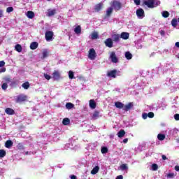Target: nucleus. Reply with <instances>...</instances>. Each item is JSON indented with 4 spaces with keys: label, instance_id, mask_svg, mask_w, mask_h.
<instances>
[{
    "label": "nucleus",
    "instance_id": "49",
    "mask_svg": "<svg viewBox=\"0 0 179 179\" xmlns=\"http://www.w3.org/2000/svg\"><path fill=\"white\" fill-rule=\"evenodd\" d=\"M134 3L136 5H141V0H134Z\"/></svg>",
    "mask_w": 179,
    "mask_h": 179
},
{
    "label": "nucleus",
    "instance_id": "63",
    "mask_svg": "<svg viewBox=\"0 0 179 179\" xmlns=\"http://www.w3.org/2000/svg\"><path fill=\"white\" fill-rule=\"evenodd\" d=\"M178 23H179V17L178 18Z\"/></svg>",
    "mask_w": 179,
    "mask_h": 179
},
{
    "label": "nucleus",
    "instance_id": "48",
    "mask_svg": "<svg viewBox=\"0 0 179 179\" xmlns=\"http://www.w3.org/2000/svg\"><path fill=\"white\" fill-rule=\"evenodd\" d=\"M174 118H175L176 121H179V114H175Z\"/></svg>",
    "mask_w": 179,
    "mask_h": 179
},
{
    "label": "nucleus",
    "instance_id": "51",
    "mask_svg": "<svg viewBox=\"0 0 179 179\" xmlns=\"http://www.w3.org/2000/svg\"><path fill=\"white\" fill-rule=\"evenodd\" d=\"M12 85L13 86L16 85H19V80H15V81H13L12 82Z\"/></svg>",
    "mask_w": 179,
    "mask_h": 179
},
{
    "label": "nucleus",
    "instance_id": "11",
    "mask_svg": "<svg viewBox=\"0 0 179 179\" xmlns=\"http://www.w3.org/2000/svg\"><path fill=\"white\" fill-rule=\"evenodd\" d=\"M134 108V103L130 102L127 105H124L123 110L124 111H129V110H132Z\"/></svg>",
    "mask_w": 179,
    "mask_h": 179
},
{
    "label": "nucleus",
    "instance_id": "1",
    "mask_svg": "<svg viewBox=\"0 0 179 179\" xmlns=\"http://www.w3.org/2000/svg\"><path fill=\"white\" fill-rule=\"evenodd\" d=\"M110 5L112 6L111 8H113L115 10H120L122 8V3H121V2L117 0H113L111 2Z\"/></svg>",
    "mask_w": 179,
    "mask_h": 179
},
{
    "label": "nucleus",
    "instance_id": "9",
    "mask_svg": "<svg viewBox=\"0 0 179 179\" xmlns=\"http://www.w3.org/2000/svg\"><path fill=\"white\" fill-rule=\"evenodd\" d=\"M107 76H108V78H117V70L114 69L110 71H108L107 73Z\"/></svg>",
    "mask_w": 179,
    "mask_h": 179
},
{
    "label": "nucleus",
    "instance_id": "22",
    "mask_svg": "<svg viewBox=\"0 0 179 179\" xmlns=\"http://www.w3.org/2000/svg\"><path fill=\"white\" fill-rule=\"evenodd\" d=\"M100 115V112L99 111H97V110H95L92 116V118L93 120H97L99 118Z\"/></svg>",
    "mask_w": 179,
    "mask_h": 179
},
{
    "label": "nucleus",
    "instance_id": "56",
    "mask_svg": "<svg viewBox=\"0 0 179 179\" xmlns=\"http://www.w3.org/2000/svg\"><path fill=\"white\" fill-rule=\"evenodd\" d=\"M116 179H124V176H122V175H120L117 176Z\"/></svg>",
    "mask_w": 179,
    "mask_h": 179
},
{
    "label": "nucleus",
    "instance_id": "55",
    "mask_svg": "<svg viewBox=\"0 0 179 179\" xmlns=\"http://www.w3.org/2000/svg\"><path fill=\"white\" fill-rule=\"evenodd\" d=\"M0 72H6V68L3 67L1 69H0Z\"/></svg>",
    "mask_w": 179,
    "mask_h": 179
},
{
    "label": "nucleus",
    "instance_id": "8",
    "mask_svg": "<svg viewBox=\"0 0 179 179\" xmlns=\"http://www.w3.org/2000/svg\"><path fill=\"white\" fill-rule=\"evenodd\" d=\"M136 15L138 17H141V19L145 17V10L142 8H138L136 10Z\"/></svg>",
    "mask_w": 179,
    "mask_h": 179
},
{
    "label": "nucleus",
    "instance_id": "12",
    "mask_svg": "<svg viewBox=\"0 0 179 179\" xmlns=\"http://www.w3.org/2000/svg\"><path fill=\"white\" fill-rule=\"evenodd\" d=\"M120 36V38H122L123 40H128L129 38V33L128 32H122Z\"/></svg>",
    "mask_w": 179,
    "mask_h": 179
},
{
    "label": "nucleus",
    "instance_id": "26",
    "mask_svg": "<svg viewBox=\"0 0 179 179\" xmlns=\"http://www.w3.org/2000/svg\"><path fill=\"white\" fill-rule=\"evenodd\" d=\"M22 87H23V89H25V90H27V89L30 87V83L27 81L22 85Z\"/></svg>",
    "mask_w": 179,
    "mask_h": 179
},
{
    "label": "nucleus",
    "instance_id": "10",
    "mask_svg": "<svg viewBox=\"0 0 179 179\" xmlns=\"http://www.w3.org/2000/svg\"><path fill=\"white\" fill-rule=\"evenodd\" d=\"M52 78L54 80H59V79H61V74L59 73V71H55L52 73Z\"/></svg>",
    "mask_w": 179,
    "mask_h": 179
},
{
    "label": "nucleus",
    "instance_id": "6",
    "mask_svg": "<svg viewBox=\"0 0 179 179\" xmlns=\"http://www.w3.org/2000/svg\"><path fill=\"white\" fill-rule=\"evenodd\" d=\"M104 43L106 47H108V48H113V46L114 45V42H113V39L111 38H107Z\"/></svg>",
    "mask_w": 179,
    "mask_h": 179
},
{
    "label": "nucleus",
    "instance_id": "38",
    "mask_svg": "<svg viewBox=\"0 0 179 179\" xmlns=\"http://www.w3.org/2000/svg\"><path fill=\"white\" fill-rule=\"evenodd\" d=\"M162 16L163 17L167 18L170 16V13H169V11H164L162 13Z\"/></svg>",
    "mask_w": 179,
    "mask_h": 179
},
{
    "label": "nucleus",
    "instance_id": "17",
    "mask_svg": "<svg viewBox=\"0 0 179 179\" xmlns=\"http://www.w3.org/2000/svg\"><path fill=\"white\" fill-rule=\"evenodd\" d=\"M5 113L8 115H13V114H15V110L10 108H7L5 110Z\"/></svg>",
    "mask_w": 179,
    "mask_h": 179
},
{
    "label": "nucleus",
    "instance_id": "52",
    "mask_svg": "<svg viewBox=\"0 0 179 179\" xmlns=\"http://www.w3.org/2000/svg\"><path fill=\"white\" fill-rule=\"evenodd\" d=\"M4 80H5L6 82H8V83L11 82V79H10V78H9V77L5 78H4Z\"/></svg>",
    "mask_w": 179,
    "mask_h": 179
},
{
    "label": "nucleus",
    "instance_id": "36",
    "mask_svg": "<svg viewBox=\"0 0 179 179\" xmlns=\"http://www.w3.org/2000/svg\"><path fill=\"white\" fill-rule=\"evenodd\" d=\"M17 52H22V45L20 44H17L15 47Z\"/></svg>",
    "mask_w": 179,
    "mask_h": 179
},
{
    "label": "nucleus",
    "instance_id": "50",
    "mask_svg": "<svg viewBox=\"0 0 179 179\" xmlns=\"http://www.w3.org/2000/svg\"><path fill=\"white\" fill-rule=\"evenodd\" d=\"M2 66H5L4 61H0V68H2Z\"/></svg>",
    "mask_w": 179,
    "mask_h": 179
},
{
    "label": "nucleus",
    "instance_id": "46",
    "mask_svg": "<svg viewBox=\"0 0 179 179\" xmlns=\"http://www.w3.org/2000/svg\"><path fill=\"white\" fill-rule=\"evenodd\" d=\"M148 116L149 118H153V117H155V113L153 112H150L148 113Z\"/></svg>",
    "mask_w": 179,
    "mask_h": 179
},
{
    "label": "nucleus",
    "instance_id": "29",
    "mask_svg": "<svg viewBox=\"0 0 179 179\" xmlns=\"http://www.w3.org/2000/svg\"><path fill=\"white\" fill-rule=\"evenodd\" d=\"M92 40H97L99 38V34L97 32H93L91 35Z\"/></svg>",
    "mask_w": 179,
    "mask_h": 179
},
{
    "label": "nucleus",
    "instance_id": "43",
    "mask_svg": "<svg viewBox=\"0 0 179 179\" xmlns=\"http://www.w3.org/2000/svg\"><path fill=\"white\" fill-rule=\"evenodd\" d=\"M158 169H159V166H157V164H153L152 165V170L153 171H156V170H157Z\"/></svg>",
    "mask_w": 179,
    "mask_h": 179
},
{
    "label": "nucleus",
    "instance_id": "62",
    "mask_svg": "<svg viewBox=\"0 0 179 179\" xmlns=\"http://www.w3.org/2000/svg\"><path fill=\"white\" fill-rule=\"evenodd\" d=\"M175 45H176V47H177L178 48H179V42H176V43H175Z\"/></svg>",
    "mask_w": 179,
    "mask_h": 179
},
{
    "label": "nucleus",
    "instance_id": "53",
    "mask_svg": "<svg viewBox=\"0 0 179 179\" xmlns=\"http://www.w3.org/2000/svg\"><path fill=\"white\" fill-rule=\"evenodd\" d=\"M148 113H143V120H146V118H148Z\"/></svg>",
    "mask_w": 179,
    "mask_h": 179
},
{
    "label": "nucleus",
    "instance_id": "31",
    "mask_svg": "<svg viewBox=\"0 0 179 179\" xmlns=\"http://www.w3.org/2000/svg\"><path fill=\"white\" fill-rule=\"evenodd\" d=\"M42 54H43L42 59H44L45 58H47V57H48L50 52H48L47 50H44Z\"/></svg>",
    "mask_w": 179,
    "mask_h": 179
},
{
    "label": "nucleus",
    "instance_id": "30",
    "mask_svg": "<svg viewBox=\"0 0 179 179\" xmlns=\"http://www.w3.org/2000/svg\"><path fill=\"white\" fill-rule=\"evenodd\" d=\"M73 107H75V105L71 102L66 103V108L67 110H71V108H73Z\"/></svg>",
    "mask_w": 179,
    "mask_h": 179
},
{
    "label": "nucleus",
    "instance_id": "57",
    "mask_svg": "<svg viewBox=\"0 0 179 179\" xmlns=\"http://www.w3.org/2000/svg\"><path fill=\"white\" fill-rule=\"evenodd\" d=\"M3 16V10H0V17H2Z\"/></svg>",
    "mask_w": 179,
    "mask_h": 179
},
{
    "label": "nucleus",
    "instance_id": "61",
    "mask_svg": "<svg viewBox=\"0 0 179 179\" xmlns=\"http://www.w3.org/2000/svg\"><path fill=\"white\" fill-rule=\"evenodd\" d=\"M71 179H78V178H76V176H75V175L71 176Z\"/></svg>",
    "mask_w": 179,
    "mask_h": 179
},
{
    "label": "nucleus",
    "instance_id": "19",
    "mask_svg": "<svg viewBox=\"0 0 179 179\" xmlns=\"http://www.w3.org/2000/svg\"><path fill=\"white\" fill-rule=\"evenodd\" d=\"M100 170V167L99 166H96L93 168V169L91 171V174L94 176V174H97L99 173V171Z\"/></svg>",
    "mask_w": 179,
    "mask_h": 179
},
{
    "label": "nucleus",
    "instance_id": "44",
    "mask_svg": "<svg viewBox=\"0 0 179 179\" xmlns=\"http://www.w3.org/2000/svg\"><path fill=\"white\" fill-rule=\"evenodd\" d=\"M1 89L3 90H6V89H8V84L6 83H3L1 85Z\"/></svg>",
    "mask_w": 179,
    "mask_h": 179
},
{
    "label": "nucleus",
    "instance_id": "3",
    "mask_svg": "<svg viewBox=\"0 0 179 179\" xmlns=\"http://www.w3.org/2000/svg\"><path fill=\"white\" fill-rule=\"evenodd\" d=\"M110 59L113 64H118V57L115 54V52L113 51L110 53Z\"/></svg>",
    "mask_w": 179,
    "mask_h": 179
},
{
    "label": "nucleus",
    "instance_id": "37",
    "mask_svg": "<svg viewBox=\"0 0 179 179\" xmlns=\"http://www.w3.org/2000/svg\"><path fill=\"white\" fill-rule=\"evenodd\" d=\"M101 153H103V155H104L108 152V148H107V147H102L101 149Z\"/></svg>",
    "mask_w": 179,
    "mask_h": 179
},
{
    "label": "nucleus",
    "instance_id": "18",
    "mask_svg": "<svg viewBox=\"0 0 179 179\" xmlns=\"http://www.w3.org/2000/svg\"><path fill=\"white\" fill-rule=\"evenodd\" d=\"M55 13H57V10L53 9H49L48 10V14L47 16L51 17V16H54V15H55Z\"/></svg>",
    "mask_w": 179,
    "mask_h": 179
},
{
    "label": "nucleus",
    "instance_id": "45",
    "mask_svg": "<svg viewBox=\"0 0 179 179\" xmlns=\"http://www.w3.org/2000/svg\"><path fill=\"white\" fill-rule=\"evenodd\" d=\"M7 13H10V12H13V7H8L6 8Z\"/></svg>",
    "mask_w": 179,
    "mask_h": 179
},
{
    "label": "nucleus",
    "instance_id": "60",
    "mask_svg": "<svg viewBox=\"0 0 179 179\" xmlns=\"http://www.w3.org/2000/svg\"><path fill=\"white\" fill-rule=\"evenodd\" d=\"M175 170H176V171H179V166H176Z\"/></svg>",
    "mask_w": 179,
    "mask_h": 179
},
{
    "label": "nucleus",
    "instance_id": "47",
    "mask_svg": "<svg viewBox=\"0 0 179 179\" xmlns=\"http://www.w3.org/2000/svg\"><path fill=\"white\" fill-rule=\"evenodd\" d=\"M44 78H45V79H46L47 80H50V79H51V76H50V75H48V74L44 73Z\"/></svg>",
    "mask_w": 179,
    "mask_h": 179
},
{
    "label": "nucleus",
    "instance_id": "32",
    "mask_svg": "<svg viewBox=\"0 0 179 179\" xmlns=\"http://www.w3.org/2000/svg\"><path fill=\"white\" fill-rule=\"evenodd\" d=\"M125 57L127 58V59H132V54H131V52H126L125 54Z\"/></svg>",
    "mask_w": 179,
    "mask_h": 179
},
{
    "label": "nucleus",
    "instance_id": "41",
    "mask_svg": "<svg viewBox=\"0 0 179 179\" xmlns=\"http://www.w3.org/2000/svg\"><path fill=\"white\" fill-rule=\"evenodd\" d=\"M17 149H18L19 150H23V149H24V146H23V144L22 143H18V145H17Z\"/></svg>",
    "mask_w": 179,
    "mask_h": 179
},
{
    "label": "nucleus",
    "instance_id": "40",
    "mask_svg": "<svg viewBox=\"0 0 179 179\" xmlns=\"http://www.w3.org/2000/svg\"><path fill=\"white\" fill-rule=\"evenodd\" d=\"M120 169L121 170L124 171V170H128V166H127V164H122L120 166Z\"/></svg>",
    "mask_w": 179,
    "mask_h": 179
},
{
    "label": "nucleus",
    "instance_id": "15",
    "mask_svg": "<svg viewBox=\"0 0 179 179\" xmlns=\"http://www.w3.org/2000/svg\"><path fill=\"white\" fill-rule=\"evenodd\" d=\"M13 146V142L11 140H8L5 143V147L7 148V149H10Z\"/></svg>",
    "mask_w": 179,
    "mask_h": 179
},
{
    "label": "nucleus",
    "instance_id": "14",
    "mask_svg": "<svg viewBox=\"0 0 179 179\" xmlns=\"http://www.w3.org/2000/svg\"><path fill=\"white\" fill-rule=\"evenodd\" d=\"M112 38L113 41H114L115 43H119L120 38H121V37L120 34H113L112 36Z\"/></svg>",
    "mask_w": 179,
    "mask_h": 179
},
{
    "label": "nucleus",
    "instance_id": "27",
    "mask_svg": "<svg viewBox=\"0 0 179 179\" xmlns=\"http://www.w3.org/2000/svg\"><path fill=\"white\" fill-rule=\"evenodd\" d=\"M62 124L63 125H69V124H71V120H69V118L66 117L63 119Z\"/></svg>",
    "mask_w": 179,
    "mask_h": 179
},
{
    "label": "nucleus",
    "instance_id": "7",
    "mask_svg": "<svg viewBox=\"0 0 179 179\" xmlns=\"http://www.w3.org/2000/svg\"><path fill=\"white\" fill-rule=\"evenodd\" d=\"M143 5H146L148 8H155V0L144 1Z\"/></svg>",
    "mask_w": 179,
    "mask_h": 179
},
{
    "label": "nucleus",
    "instance_id": "64",
    "mask_svg": "<svg viewBox=\"0 0 179 179\" xmlns=\"http://www.w3.org/2000/svg\"><path fill=\"white\" fill-rule=\"evenodd\" d=\"M178 58H179V54H178Z\"/></svg>",
    "mask_w": 179,
    "mask_h": 179
},
{
    "label": "nucleus",
    "instance_id": "33",
    "mask_svg": "<svg viewBox=\"0 0 179 179\" xmlns=\"http://www.w3.org/2000/svg\"><path fill=\"white\" fill-rule=\"evenodd\" d=\"M159 141H164L166 139V135L159 134L157 135Z\"/></svg>",
    "mask_w": 179,
    "mask_h": 179
},
{
    "label": "nucleus",
    "instance_id": "35",
    "mask_svg": "<svg viewBox=\"0 0 179 179\" xmlns=\"http://www.w3.org/2000/svg\"><path fill=\"white\" fill-rule=\"evenodd\" d=\"M177 19L176 18H173L172 20H171V25L173 26V27H177Z\"/></svg>",
    "mask_w": 179,
    "mask_h": 179
},
{
    "label": "nucleus",
    "instance_id": "42",
    "mask_svg": "<svg viewBox=\"0 0 179 179\" xmlns=\"http://www.w3.org/2000/svg\"><path fill=\"white\" fill-rule=\"evenodd\" d=\"M167 178H174L176 177V175L174 173H169L166 175Z\"/></svg>",
    "mask_w": 179,
    "mask_h": 179
},
{
    "label": "nucleus",
    "instance_id": "58",
    "mask_svg": "<svg viewBox=\"0 0 179 179\" xmlns=\"http://www.w3.org/2000/svg\"><path fill=\"white\" fill-rule=\"evenodd\" d=\"M162 158L163 160H167V157H166V155H163L162 156Z\"/></svg>",
    "mask_w": 179,
    "mask_h": 179
},
{
    "label": "nucleus",
    "instance_id": "28",
    "mask_svg": "<svg viewBox=\"0 0 179 179\" xmlns=\"http://www.w3.org/2000/svg\"><path fill=\"white\" fill-rule=\"evenodd\" d=\"M124 135H125V131L124 129L119 131L117 133L118 138H123Z\"/></svg>",
    "mask_w": 179,
    "mask_h": 179
},
{
    "label": "nucleus",
    "instance_id": "39",
    "mask_svg": "<svg viewBox=\"0 0 179 179\" xmlns=\"http://www.w3.org/2000/svg\"><path fill=\"white\" fill-rule=\"evenodd\" d=\"M74 76V73L72 71H69V79H75Z\"/></svg>",
    "mask_w": 179,
    "mask_h": 179
},
{
    "label": "nucleus",
    "instance_id": "16",
    "mask_svg": "<svg viewBox=\"0 0 179 179\" xmlns=\"http://www.w3.org/2000/svg\"><path fill=\"white\" fill-rule=\"evenodd\" d=\"M113 10H114V8L113 7L108 8L106 13V17H110V16H111V13H113Z\"/></svg>",
    "mask_w": 179,
    "mask_h": 179
},
{
    "label": "nucleus",
    "instance_id": "34",
    "mask_svg": "<svg viewBox=\"0 0 179 179\" xmlns=\"http://www.w3.org/2000/svg\"><path fill=\"white\" fill-rule=\"evenodd\" d=\"M5 156H6V151L4 150H0V159L5 157Z\"/></svg>",
    "mask_w": 179,
    "mask_h": 179
},
{
    "label": "nucleus",
    "instance_id": "4",
    "mask_svg": "<svg viewBox=\"0 0 179 179\" xmlns=\"http://www.w3.org/2000/svg\"><path fill=\"white\" fill-rule=\"evenodd\" d=\"M46 41H51L54 37V32L52 31H47L45 34Z\"/></svg>",
    "mask_w": 179,
    "mask_h": 179
},
{
    "label": "nucleus",
    "instance_id": "2",
    "mask_svg": "<svg viewBox=\"0 0 179 179\" xmlns=\"http://www.w3.org/2000/svg\"><path fill=\"white\" fill-rule=\"evenodd\" d=\"M27 101V96L23 94H21L16 96L15 103H24Z\"/></svg>",
    "mask_w": 179,
    "mask_h": 179
},
{
    "label": "nucleus",
    "instance_id": "59",
    "mask_svg": "<svg viewBox=\"0 0 179 179\" xmlns=\"http://www.w3.org/2000/svg\"><path fill=\"white\" fill-rule=\"evenodd\" d=\"M128 143V138H124L123 140V143Z\"/></svg>",
    "mask_w": 179,
    "mask_h": 179
},
{
    "label": "nucleus",
    "instance_id": "20",
    "mask_svg": "<svg viewBox=\"0 0 179 179\" xmlns=\"http://www.w3.org/2000/svg\"><path fill=\"white\" fill-rule=\"evenodd\" d=\"M74 31H75L76 34H80L82 33V27H80V25H78L74 29Z\"/></svg>",
    "mask_w": 179,
    "mask_h": 179
},
{
    "label": "nucleus",
    "instance_id": "21",
    "mask_svg": "<svg viewBox=\"0 0 179 179\" xmlns=\"http://www.w3.org/2000/svg\"><path fill=\"white\" fill-rule=\"evenodd\" d=\"M115 107L116 108H120V109L124 108V103L120 101H117L115 103Z\"/></svg>",
    "mask_w": 179,
    "mask_h": 179
},
{
    "label": "nucleus",
    "instance_id": "24",
    "mask_svg": "<svg viewBox=\"0 0 179 179\" xmlns=\"http://www.w3.org/2000/svg\"><path fill=\"white\" fill-rule=\"evenodd\" d=\"M90 108L94 109L96 107V102L94 101V99H90Z\"/></svg>",
    "mask_w": 179,
    "mask_h": 179
},
{
    "label": "nucleus",
    "instance_id": "13",
    "mask_svg": "<svg viewBox=\"0 0 179 179\" xmlns=\"http://www.w3.org/2000/svg\"><path fill=\"white\" fill-rule=\"evenodd\" d=\"M104 4H103V3H99L98 4H96L94 7V10H96V12H100V10H101V9H103V6Z\"/></svg>",
    "mask_w": 179,
    "mask_h": 179
},
{
    "label": "nucleus",
    "instance_id": "23",
    "mask_svg": "<svg viewBox=\"0 0 179 179\" xmlns=\"http://www.w3.org/2000/svg\"><path fill=\"white\" fill-rule=\"evenodd\" d=\"M38 47V43L37 42H32L30 44V48L31 50H36V48Z\"/></svg>",
    "mask_w": 179,
    "mask_h": 179
},
{
    "label": "nucleus",
    "instance_id": "5",
    "mask_svg": "<svg viewBox=\"0 0 179 179\" xmlns=\"http://www.w3.org/2000/svg\"><path fill=\"white\" fill-rule=\"evenodd\" d=\"M96 57H97L96 50H94L93 48L90 49L89 51L88 58H90V59L94 60L96 59Z\"/></svg>",
    "mask_w": 179,
    "mask_h": 179
},
{
    "label": "nucleus",
    "instance_id": "54",
    "mask_svg": "<svg viewBox=\"0 0 179 179\" xmlns=\"http://www.w3.org/2000/svg\"><path fill=\"white\" fill-rule=\"evenodd\" d=\"M159 33H160L161 36H164V34H166V32H164V30H161V31H159Z\"/></svg>",
    "mask_w": 179,
    "mask_h": 179
},
{
    "label": "nucleus",
    "instance_id": "25",
    "mask_svg": "<svg viewBox=\"0 0 179 179\" xmlns=\"http://www.w3.org/2000/svg\"><path fill=\"white\" fill-rule=\"evenodd\" d=\"M35 15H34V12L33 11H28L27 12V17L29 19H33V17H34Z\"/></svg>",
    "mask_w": 179,
    "mask_h": 179
}]
</instances>
